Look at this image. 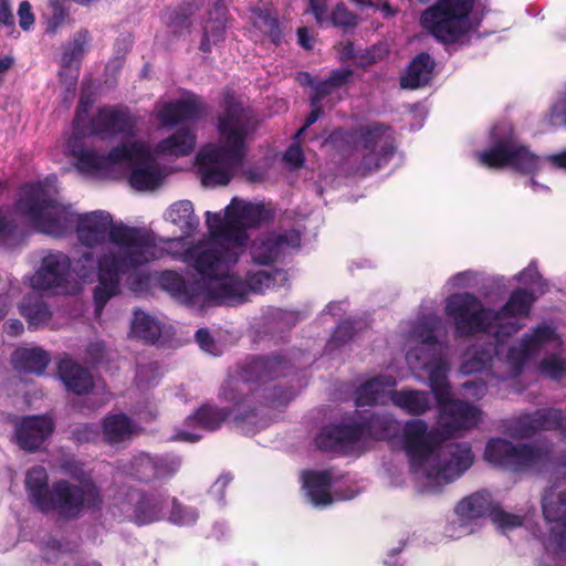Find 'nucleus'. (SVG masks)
Returning <instances> with one entry per match:
<instances>
[{
    "instance_id": "nucleus-29",
    "label": "nucleus",
    "mask_w": 566,
    "mask_h": 566,
    "mask_svg": "<svg viewBox=\"0 0 566 566\" xmlns=\"http://www.w3.org/2000/svg\"><path fill=\"white\" fill-rule=\"evenodd\" d=\"M355 443L357 436L352 421L325 426L315 438L316 447L324 452L338 451Z\"/></svg>"
},
{
    "instance_id": "nucleus-34",
    "label": "nucleus",
    "mask_w": 566,
    "mask_h": 566,
    "mask_svg": "<svg viewBox=\"0 0 566 566\" xmlns=\"http://www.w3.org/2000/svg\"><path fill=\"white\" fill-rule=\"evenodd\" d=\"M50 360L49 353L41 347H20L12 354V364L15 370L38 376L44 374Z\"/></svg>"
},
{
    "instance_id": "nucleus-42",
    "label": "nucleus",
    "mask_w": 566,
    "mask_h": 566,
    "mask_svg": "<svg viewBox=\"0 0 566 566\" xmlns=\"http://www.w3.org/2000/svg\"><path fill=\"white\" fill-rule=\"evenodd\" d=\"M165 497L158 492L140 493L134 507V517L137 524H150L160 520Z\"/></svg>"
},
{
    "instance_id": "nucleus-43",
    "label": "nucleus",
    "mask_w": 566,
    "mask_h": 566,
    "mask_svg": "<svg viewBox=\"0 0 566 566\" xmlns=\"http://www.w3.org/2000/svg\"><path fill=\"white\" fill-rule=\"evenodd\" d=\"M536 297L532 291L517 287L512 291L506 303L495 312L496 321L502 317L527 316Z\"/></svg>"
},
{
    "instance_id": "nucleus-39",
    "label": "nucleus",
    "mask_w": 566,
    "mask_h": 566,
    "mask_svg": "<svg viewBox=\"0 0 566 566\" xmlns=\"http://www.w3.org/2000/svg\"><path fill=\"white\" fill-rule=\"evenodd\" d=\"M101 428L103 440L109 446L129 440L133 434V422L125 413L106 416Z\"/></svg>"
},
{
    "instance_id": "nucleus-14",
    "label": "nucleus",
    "mask_w": 566,
    "mask_h": 566,
    "mask_svg": "<svg viewBox=\"0 0 566 566\" xmlns=\"http://www.w3.org/2000/svg\"><path fill=\"white\" fill-rule=\"evenodd\" d=\"M136 119L125 106H103L92 117L87 133L102 139L135 135Z\"/></svg>"
},
{
    "instance_id": "nucleus-22",
    "label": "nucleus",
    "mask_w": 566,
    "mask_h": 566,
    "mask_svg": "<svg viewBox=\"0 0 566 566\" xmlns=\"http://www.w3.org/2000/svg\"><path fill=\"white\" fill-rule=\"evenodd\" d=\"M61 470L64 474L80 484H74L81 491L80 506L76 511L72 512L73 516L77 518L84 509L99 510L103 504V495L101 489L93 481L92 475L84 469V464L77 460L69 459L61 464Z\"/></svg>"
},
{
    "instance_id": "nucleus-49",
    "label": "nucleus",
    "mask_w": 566,
    "mask_h": 566,
    "mask_svg": "<svg viewBox=\"0 0 566 566\" xmlns=\"http://www.w3.org/2000/svg\"><path fill=\"white\" fill-rule=\"evenodd\" d=\"M442 321L439 316L430 314L422 317L413 327L417 338L429 346L438 345L436 332L440 328Z\"/></svg>"
},
{
    "instance_id": "nucleus-54",
    "label": "nucleus",
    "mask_w": 566,
    "mask_h": 566,
    "mask_svg": "<svg viewBox=\"0 0 566 566\" xmlns=\"http://www.w3.org/2000/svg\"><path fill=\"white\" fill-rule=\"evenodd\" d=\"M491 520L502 531H511L523 525V516L505 512L499 504L495 505Z\"/></svg>"
},
{
    "instance_id": "nucleus-16",
    "label": "nucleus",
    "mask_w": 566,
    "mask_h": 566,
    "mask_svg": "<svg viewBox=\"0 0 566 566\" xmlns=\"http://www.w3.org/2000/svg\"><path fill=\"white\" fill-rule=\"evenodd\" d=\"M55 422L49 415H30L14 421L13 441L23 451H39L53 434Z\"/></svg>"
},
{
    "instance_id": "nucleus-21",
    "label": "nucleus",
    "mask_w": 566,
    "mask_h": 566,
    "mask_svg": "<svg viewBox=\"0 0 566 566\" xmlns=\"http://www.w3.org/2000/svg\"><path fill=\"white\" fill-rule=\"evenodd\" d=\"M127 145H138L144 149L145 155L138 157L135 150L129 153V157L125 158L132 167L129 175V185L136 190H151L157 188L164 178L160 167L157 165L150 150L140 142L128 143Z\"/></svg>"
},
{
    "instance_id": "nucleus-48",
    "label": "nucleus",
    "mask_w": 566,
    "mask_h": 566,
    "mask_svg": "<svg viewBox=\"0 0 566 566\" xmlns=\"http://www.w3.org/2000/svg\"><path fill=\"white\" fill-rule=\"evenodd\" d=\"M430 389L434 395L437 405L444 402L451 397L450 385L447 377V370L442 363L434 365L429 370Z\"/></svg>"
},
{
    "instance_id": "nucleus-60",
    "label": "nucleus",
    "mask_w": 566,
    "mask_h": 566,
    "mask_svg": "<svg viewBox=\"0 0 566 566\" xmlns=\"http://www.w3.org/2000/svg\"><path fill=\"white\" fill-rule=\"evenodd\" d=\"M355 332L356 329L354 323L349 319H346L337 325L332 338L338 344H345L354 337Z\"/></svg>"
},
{
    "instance_id": "nucleus-63",
    "label": "nucleus",
    "mask_w": 566,
    "mask_h": 566,
    "mask_svg": "<svg viewBox=\"0 0 566 566\" xmlns=\"http://www.w3.org/2000/svg\"><path fill=\"white\" fill-rule=\"evenodd\" d=\"M354 72L350 69H335L327 77L336 90L346 86L353 78Z\"/></svg>"
},
{
    "instance_id": "nucleus-12",
    "label": "nucleus",
    "mask_w": 566,
    "mask_h": 566,
    "mask_svg": "<svg viewBox=\"0 0 566 566\" xmlns=\"http://www.w3.org/2000/svg\"><path fill=\"white\" fill-rule=\"evenodd\" d=\"M301 247V234L295 229L281 232L271 231L256 237L250 247L253 263L271 265L283 258L290 250Z\"/></svg>"
},
{
    "instance_id": "nucleus-31",
    "label": "nucleus",
    "mask_w": 566,
    "mask_h": 566,
    "mask_svg": "<svg viewBox=\"0 0 566 566\" xmlns=\"http://www.w3.org/2000/svg\"><path fill=\"white\" fill-rule=\"evenodd\" d=\"M436 62L428 52L418 53L407 65L400 76L402 88L417 90L432 80Z\"/></svg>"
},
{
    "instance_id": "nucleus-40",
    "label": "nucleus",
    "mask_w": 566,
    "mask_h": 566,
    "mask_svg": "<svg viewBox=\"0 0 566 566\" xmlns=\"http://www.w3.org/2000/svg\"><path fill=\"white\" fill-rule=\"evenodd\" d=\"M166 219L177 226L184 237H190L200 223L190 200H180L172 203L166 212Z\"/></svg>"
},
{
    "instance_id": "nucleus-64",
    "label": "nucleus",
    "mask_w": 566,
    "mask_h": 566,
    "mask_svg": "<svg viewBox=\"0 0 566 566\" xmlns=\"http://www.w3.org/2000/svg\"><path fill=\"white\" fill-rule=\"evenodd\" d=\"M19 25L22 30L27 31L34 23V14L29 1L24 0L19 4L18 9Z\"/></svg>"
},
{
    "instance_id": "nucleus-53",
    "label": "nucleus",
    "mask_w": 566,
    "mask_h": 566,
    "mask_svg": "<svg viewBox=\"0 0 566 566\" xmlns=\"http://www.w3.org/2000/svg\"><path fill=\"white\" fill-rule=\"evenodd\" d=\"M541 371L553 380H559L566 376V359L556 354H552L539 364Z\"/></svg>"
},
{
    "instance_id": "nucleus-26",
    "label": "nucleus",
    "mask_w": 566,
    "mask_h": 566,
    "mask_svg": "<svg viewBox=\"0 0 566 566\" xmlns=\"http://www.w3.org/2000/svg\"><path fill=\"white\" fill-rule=\"evenodd\" d=\"M161 290L187 305H196L200 302L202 283L199 281L187 282L182 274L174 270H165L157 279Z\"/></svg>"
},
{
    "instance_id": "nucleus-23",
    "label": "nucleus",
    "mask_w": 566,
    "mask_h": 566,
    "mask_svg": "<svg viewBox=\"0 0 566 566\" xmlns=\"http://www.w3.org/2000/svg\"><path fill=\"white\" fill-rule=\"evenodd\" d=\"M357 442L361 440H388L398 432V423L389 413L363 411L352 420Z\"/></svg>"
},
{
    "instance_id": "nucleus-62",
    "label": "nucleus",
    "mask_w": 566,
    "mask_h": 566,
    "mask_svg": "<svg viewBox=\"0 0 566 566\" xmlns=\"http://www.w3.org/2000/svg\"><path fill=\"white\" fill-rule=\"evenodd\" d=\"M336 88L332 86L328 78L317 82L314 85L313 93L310 97V104H321V102L331 95Z\"/></svg>"
},
{
    "instance_id": "nucleus-59",
    "label": "nucleus",
    "mask_w": 566,
    "mask_h": 566,
    "mask_svg": "<svg viewBox=\"0 0 566 566\" xmlns=\"http://www.w3.org/2000/svg\"><path fill=\"white\" fill-rule=\"evenodd\" d=\"M184 234L180 237V238H176V239H160L159 241L161 243H165L167 247L165 248H160V249H157V244L150 249V253H154L156 256H154L149 262L154 261V260H157V259H160L163 258L164 255H170V253L168 251H180V252H184L181 250L182 248V241H184Z\"/></svg>"
},
{
    "instance_id": "nucleus-30",
    "label": "nucleus",
    "mask_w": 566,
    "mask_h": 566,
    "mask_svg": "<svg viewBox=\"0 0 566 566\" xmlns=\"http://www.w3.org/2000/svg\"><path fill=\"white\" fill-rule=\"evenodd\" d=\"M230 203H235L233 210L234 226L243 229L244 232L249 228H259L274 218L273 210L266 208L264 203L248 202L237 197Z\"/></svg>"
},
{
    "instance_id": "nucleus-50",
    "label": "nucleus",
    "mask_w": 566,
    "mask_h": 566,
    "mask_svg": "<svg viewBox=\"0 0 566 566\" xmlns=\"http://www.w3.org/2000/svg\"><path fill=\"white\" fill-rule=\"evenodd\" d=\"M328 22L335 27L342 29L344 32L354 30L359 23V17L349 11L345 3H337L328 17Z\"/></svg>"
},
{
    "instance_id": "nucleus-2",
    "label": "nucleus",
    "mask_w": 566,
    "mask_h": 566,
    "mask_svg": "<svg viewBox=\"0 0 566 566\" xmlns=\"http://www.w3.org/2000/svg\"><path fill=\"white\" fill-rule=\"evenodd\" d=\"M251 130L243 108L227 102L218 123L221 145L206 147L197 156L203 185L226 186L230 182L233 169L245 156V139Z\"/></svg>"
},
{
    "instance_id": "nucleus-4",
    "label": "nucleus",
    "mask_w": 566,
    "mask_h": 566,
    "mask_svg": "<svg viewBox=\"0 0 566 566\" xmlns=\"http://www.w3.org/2000/svg\"><path fill=\"white\" fill-rule=\"evenodd\" d=\"M476 0H437L420 15L421 27L438 42L458 43L472 29L471 13Z\"/></svg>"
},
{
    "instance_id": "nucleus-10",
    "label": "nucleus",
    "mask_w": 566,
    "mask_h": 566,
    "mask_svg": "<svg viewBox=\"0 0 566 566\" xmlns=\"http://www.w3.org/2000/svg\"><path fill=\"white\" fill-rule=\"evenodd\" d=\"M547 454L543 447L528 443L513 444L503 438L490 439L484 451L488 462L513 472H521L543 462Z\"/></svg>"
},
{
    "instance_id": "nucleus-47",
    "label": "nucleus",
    "mask_w": 566,
    "mask_h": 566,
    "mask_svg": "<svg viewBox=\"0 0 566 566\" xmlns=\"http://www.w3.org/2000/svg\"><path fill=\"white\" fill-rule=\"evenodd\" d=\"M254 13L256 14L254 27L263 32L274 45H280L283 41V32L277 17L268 9H256Z\"/></svg>"
},
{
    "instance_id": "nucleus-41",
    "label": "nucleus",
    "mask_w": 566,
    "mask_h": 566,
    "mask_svg": "<svg viewBox=\"0 0 566 566\" xmlns=\"http://www.w3.org/2000/svg\"><path fill=\"white\" fill-rule=\"evenodd\" d=\"M390 400L411 416H421L430 409L428 392L420 390H394L390 392Z\"/></svg>"
},
{
    "instance_id": "nucleus-61",
    "label": "nucleus",
    "mask_w": 566,
    "mask_h": 566,
    "mask_svg": "<svg viewBox=\"0 0 566 566\" xmlns=\"http://www.w3.org/2000/svg\"><path fill=\"white\" fill-rule=\"evenodd\" d=\"M490 360L491 356L485 352H476L471 359L463 364L462 368L465 373L480 371L486 367Z\"/></svg>"
},
{
    "instance_id": "nucleus-9",
    "label": "nucleus",
    "mask_w": 566,
    "mask_h": 566,
    "mask_svg": "<svg viewBox=\"0 0 566 566\" xmlns=\"http://www.w3.org/2000/svg\"><path fill=\"white\" fill-rule=\"evenodd\" d=\"M446 314L453 321L459 338L471 337L490 331L496 322L495 311L483 306L472 293H454L446 300Z\"/></svg>"
},
{
    "instance_id": "nucleus-51",
    "label": "nucleus",
    "mask_w": 566,
    "mask_h": 566,
    "mask_svg": "<svg viewBox=\"0 0 566 566\" xmlns=\"http://www.w3.org/2000/svg\"><path fill=\"white\" fill-rule=\"evenodd\" d=\"M199 517L198 511L195 507L184 505L178 499L171 500V511L169 514V522L178 526L193 525Z\"/></svg>"
},
{
    "instance_id": "nucleus-35",
    "label": "nucleus",
    "mask_w": 566,
    "mask_h": 566,
    "mask_svg": "<svg viewBox=\"0 0 566 566\" xmlns=\"http://www.w3.org/2000/svg\"><path fill=\"white\" fill-rule=\"evenodd\" d=\"M495 505L496 503L492 501L488 491H478L461 500L455 507V512L462 520L467 521L485 516L491 518Z\"/></svg>"
},
{
    "instance_id": "nucleus-38",
    "label": "nucleus",
    "mask_w": 566,
    "mask_h": 566,
    "mask_svg": "<svg viewBox=\"0 0 566 566\" xmlns=\"http://www.w3.org/2000/svg\"><path fill=\"white\" fill-rule=\"evenodd\" d=\"M396 386L392 376H377L363 382L355 391L357 407L374 406L384 397L385 389Z\"/></svg>"
},
{
    "instance_id": "nucleus-19",
    "label": "nucleus",
    "mask_w": 566,
    "mask_h": 566,
    "mask_svg": "<svg viewBox=\"0 0 566 566\" xmlns=\"http://www.w3.org/2000/svg\"><path fill=\"white\" fill-rule=\"evenodd\" d=\"M438 407L440 432L444 439H449L457 431L471 429L480 421V410L463 400L450 397L444 402H440Z\"/></svg>"
},
{
    "instance_id": "nucleus-57",
    "label": "nucleus",
    "mask_w": 566,
    "mask_h": 566,
    "mask_svg": "<svg viewBox=\"0 0 566 566\" xmlns=\"http://www.w3.org/2000/svg\"><path fill=\"white\" fill-rule=\"evenodd\" d=\"M69 11L60 3H55L52 7V14L48 19L46 33L54 35L59 29L67 21Z\"/></svg>"
},
{
    "instance_id": "nucleus-28",
    "label": "nucleus",
    "mask_w": 566,
    "mask_h": 566,
    "mask_svg": "<svg viewBox=\"0 0 566 566\" xmlns=\"http://www.w3.org/2000/svg\"><path fill=\"white\" fill-rule=\"evenodd\" d=\"M555 336L553 327L547 325L537 326L531 334L523 337L520 348L512 347L509 349L507 357L517 369H521L531 357L553 340Z\"/></svg>"
},
{
    "instance_id": "nucleus-36",
    "label": "nucleus",
    "mask_w": 566,
    "mask_h": 566,
    "mask_svg": "<svg viewBox=\"0 0 566 566\" xmlns=\"http://www.w3.org/2000/svg\"><path fill=\"white\" fill-rule=\"evenodd\" d=\"M196 146V135L188 128H178L172 135L160 140L156 150L159 155L182 157L191 154Z\"/></svg>"
},
{
    "instance_id": "nucleus-13",
    "label": "nucleus",
    "mask_w": 566,
    "mask_h": 566,
    "mask_svg": "<svg viewBox=\"0 0 566 566\" xmlns=\"http://www.w3.org/2000/svg\"><path fill=\"white\" fill-rule=\"evenodd\" d=\"M132 150H135L138 157L146 153L138 145L126 144L113 147L106 155L84 147H72V154L76 158V168L81 172L88 175H97L112 170L116 165L123 164L125 158L129 157Z\"/></svg>"
},
{
    "instance_id": "nucleus-11",
    "label": "nucleus",
    "mask_w": 566,
    "mask_h": 566,
    "mask_svg": "<svg viewBox=\"0 0 566 566\" xmlns=\"http://www.w3.org/2000/svg\"><path fill=\"white\" fill-rule=\"evenodd\" d=\"M442 439L444 438L441 432L428 431V426L422 419H411L406 422L403 444L411 473H418L424 467Z\"/></svg>"
},
{
    "instance_id": "nucleus-33",
    "label": "nucleus",
    "mask_w": 566,
    "mask_h": 566,
    "mask_svg": "<svg viewBox=\"0 0 566 566\" xmlns=\"http://www.w3.org/2000/svg\"><path fill=\"white\" fill-rule=\"evenodd\" d=\"M57 373L67 391L76 396L88 394L94 388V380L88 369L71 359H62Z\"/></svg>"
},
{
    "instance_id": "nucleus-20",
    "label": "nucleus",
    "mask_w": 566,
    "mask_h": 566,
    "mask_svg": "<svg viewBox=\"0 0 566 566\" xmlns=\"http://www.w3.org/2000/svg\"><path fill=\"white\" fill-rule=\"evenodd\" d=\"M249 289L244 281L231 275L202 283L200 301L209 306L235 305L248 300Z\"/></svg>"
},
{
    "instance_id": "nucleus-45",
    "label": "nucleus",
    "mask_w": 566,
    "mask_h": 566,
    "mask_svg": "<svg viewBox=\"0 0 566 566\" xmlns=\"http://www.w3.org/2000/svg\"><path fill=\"white\" fill-rule=\"evenodd\" d=\"M19 308L20 314L27 319L30 329H36L46 324L52 317L49 306L38 298L24 297Z\"/></svg>"
},
{
    "instance_id": "nucleus-15",
    "label": "nucleus",
    "mask_w": 566,
    "mask_h": 566,
    "mask_svg": "<svg viewBox=\"0 0 566 566\" xmlns=\"http://www.w3.org/2000/svg\"><path fill=\"white\" fill-rule=\"evenodd\" d=\"M566 423V411L558 408H542L511 420L507 431L517 439L531 438L538 431L562 430Z\"/></svg>"
},
{
    "instance_id": "nucleus-25",
    "label": "nucleus",
    "mask_w": 566,
    "mask_h": 566,
    "mask_svg": "<svg viewBox=\"0 0 566 566\" xmlns=\"http://www.w3.org/2000/svg\"><path fill=\"white\" fill-rule=\"evenodd\" d=\"M235 203H229L226 208L224 218L219 213H212L208 211L207 224L210 229L211 235L218 240V242L235 245L237 249H244L248 241V232L243 229L234 226L233 210Z\"/></svg>"
},
{
    "instance_id": "nucleus-24",
    "label": "nucleus",
    "mask_w": 566,
    "mask_h": 566,
    "mask_svg": "<svg viewBox=\"0 0 566 566\" xmlns=\"http://www.w3.org/2000/svg\"><path fill=\"white\" fill-rule=\"evenodd\" d=\"M71 270V258L62 252L50 253L42 259L41 266L31 279L34 290H51L62 286Z\"/></svg>"
},
{
    "instance_id": "nucleus-55",
    "label": "nucleus",
    "mask_w": 566,
    "mask_h": 566,
    "mask_svg": "<svg viewBox=\"0 0 566 566\" xmlns=\"http://www.w3.org/2000/svg\"><path fill=\"white\" fill-rule=\"evenodd\" d=\"M516 280L525 285H534L543 294L547 291V282L543 279L535 263H531L527 268L522 270Z\"/></svg>"
},
{
    "instance_id": "nucleus-7",
    "label": "nucleus",
    "mask_w": 566,
    "mask_h": 566,
    "mask_svg": "<svg viewBox=\"0 0 566 566\" xmlns=\"http://www.w3.org/2000/svg\"><path fill=\"white\" fill-rule=\"evenodd\" d=\"M243 249L235 245L217 242L214 244L198 242L180 251H168L174 260L181 261L191 266L203 280L211 282L214 279L227 276L231 268L238 262Z\"/></svg>"
},
{
    "instance_id": "nucleus-6",
    "label": "nucleus",
    "mask_w": 566,
    "mask_h": 566,
    "mask_svg": "<svg viewBox=\"0 0 566 566\" xmlns=\"http://www.w3.org/2000/svg\"><path fill=\"white\" fill-rule=\"evenodd\" d=\"M481 165L491 169L511 168L521 175H536L542 167V158L527 146L518 144L513 132H502L494 127L490 135V146L478 154Z\"/></svg>"
},
{
    "instance_id": "nucleus-37",
    "label": "nucleus",
    "mask_w": 566,
    "mask_h": 566,
    "mask_svg": "<svg viewBox=\"0 0 566 566\" xmlns=\"http://www.w3.org/2000/svg\"><path fill=\"white\" fill-rule=\"evenodd\" d=\"M304 486L307 496L316 506L331 504L333 497L329 492L332 474L328 471H310L304 475Z\"/></svg>"
},
{
    "instance_id": "nucleus-8",
    "label": "nucleus",
    "mask_w": 566,
    "mask_h": 566,
    "mask_svg": "<svg viewBox=\"0 0 566 566\" xmlns=\"http://www.w3.org/2000/svg\"><path fill=\"white\" fill-rule=\"evenodd\" d=\"M350 136L356 148L363 151L359 168L364 175L386 166L397 150L395 130L389 124L382 122L355 127Z\"/></svg>"
},
{
    "instance_id": "nucleus-32",
    "label": "nucleus",
    "mask_w": 566,
    "mask_h": 566,
    "mask_svg": "<svg viewBox=\"0 0 566 566\" xmlns=\"http://www.w3.org/2000/svg\"><path fill=\"white\" fill-rule=\"evenodd\" d=\"M233 416L232 407H219L212 402L201 403L190 416L187 423L202 430L214 432Z\"/></svg>"
},
{
    "instance_id": "nucleus-44",
    "label": "nucleus",
    "mask_w": 566,
    "mask_h": 566,
    "mask_svg": "<svg viewBox=\"0 0 566 566\" xmlns=\"http://www.w3.org/2000/svg\"><path fill=\"white\" fill-rule=\"evenodd\" d=\"M130 335L145 344H155L161 335V326L153 316L143 311H135Z\"/></svg>"
},
{
    "instance_id": "nucleus-17",
    "label": "nucleus",
    "mask_w": 566,
    "mask_h": 566,
    "mask_svg": "<svg viewBox=\"0 0 566 566\" xmlns=\"http://www.w3.org/2000/svg\"><path fill=\"white\" fill-rule=\"evenodd\" d=\"M544 518L551 524V537L559 548H566V481L555 482L542 499Z\"/></svg>"
},
{
    "instance_id": "nucleus-56",
    "label": "nucleus",
    "mask_w": 566,
    "mask_h": 566,
    "mask_svg": "<svg viewBox=\"0 0 566 566\" xmlns=\"http://www.w3.org/2000/svg\"><path fill=\"white\" fill-rule=\"evenodd\" d=\"M71 436L81 444L95 442L99 438V428L95 423H80L71 431Z\"/></svg>"
},
{
    "instance_id": "nucleus-58",
    "label": "nucleus",
    "mask_w": 566,
    "mask_h": 566,
    "mask_svg": "<svg viewBox=\"0 0 566 566\" xmlns=\"http://www.w3.org/2000/svg\"><path fill=\"white\" fill-rule=\"evenodd\" d=\"M274 283V276L269 271H256L255 273H251L248 275V281L245 284L248 285L249 293L260 292L264 287H270L271 284Z\"/></svg>"
},
{
    "instance_id": "nucleus-27",
    "label": "nucleus",
    "mask_w": 566,
    "mask_h": 566,
    "mask_svg": "<svg viewBox=\"0 0 566 566\" xmlns=\"http://www.w3.org/2000/svg\"><path fill=\"white\" fill-rule=\"evenodd\" d=\"M206 112V105L199 96L192 95L166 103L159 111L158 118L165 126H172L186 120H197Z\"/></svg>"
},
{
    "instance_id": "nucleus-52",
    "label": "nucleus",
    "mask_w": 566,
    "mask_h": 566,
    "mask_svg": "<svg viewBox=\"0 0 566 566\" xmlns=\"http://www.w3.org/2000/svg\"><path fill=\"white\" fill-rule=\"evenodd\" d=\"M97 261L93 251H84L76 259H71V269L80 279L87 280L97 270Z\"/></svg>"
},
{
    "instance_id": "nucleus-3",
    "label": "nucleus",
    "mask_w": 566,
    "mask_h": 566,
    "mask_svg": "<svg viewBox=\"0 0 566 566\" xmlns=\"http://www.w3.org/2000/svg\"><path fill=\"white\" fill-rule=\"evenodd\" d=\"M24 486L30 504L41 513L57 512L64 518H75L72 512L80 506L81 490L69 480L60 479L50 485L46 469L33 465L25 473Z\"/></svg>"
},
{
    "instance_id": "nucleus-18",
    "label": "nucleus",
    "mask_w": 566,
    "mask_h": 566,
    "mask_svg": "<svg viewBox=\"0 0 566 566\" xmlns=\"http://www.w3.org/2000/svg\"><path fill=\"white\" fill-rule=\"evenodd\" d=\"M440 463L427 472L428 478L451 482L467 471L474 460V455L469 443H447L438 449Z\"/></svg>"
},
{
    "instance_id": "nucleus-1",
    "label": "nucleus",
    "mask_w": 566,
    "mask_h": 566,
    "mask_svg": "<svg viewBox=\"0 0 566 566\" xmlns=\"http://www.w3.org/2000/svg\"><path fill=\"white\" fill-rule=\"evenodd\" d=\"M18 211L27 217L40 232L64 237L75 222L78 242L90 249L107 240L118 251L107 250L98 256L97 285L93 290L95 314L99 316L107 302L119 294L120 276L136 270L156 256V234L145 228L114 223L109 212L95 210L75 216L71 207L53 199L41 185L23 188L17 202Z\"/></svg>"
},
{
    "instance_id": "nucleus-5",
    "label": "nucleus",
    "mask_w": 566,
    "mask_h": 566,
    "mask_svg": "<svg viewBox=\"0 0 566 566\" xmlns=\"http://www.w3.org/2000/svg\"><path fill=\"white\" fill-rule=\"evenodd\" d=\"M289 361L281 354L252 356L247 358L235 375H229L218 391L220 401L232 403L233 410L240 407L247 396L248 384H265L285 374Z\"/></svg>"
},
{
    "instance_id": "nucleus-46",
    "label": "nucleus",
    "mask_w": 566,
    "mask_h": 566,
    "mask_svg": "<svg viewBox=\"0 0 566 566\" xmlns=\"http://www.w3.org/2000/svg\"><path fill=\"white\" fill-rule=\"evenodd\" d=\"M90 42L91 34L87 29H81L78 32H76L71 43L67 46H65L62 53V66L69 69L72 67L74 64H78L83 59Z\"/></svg>"
}]
</instances>
